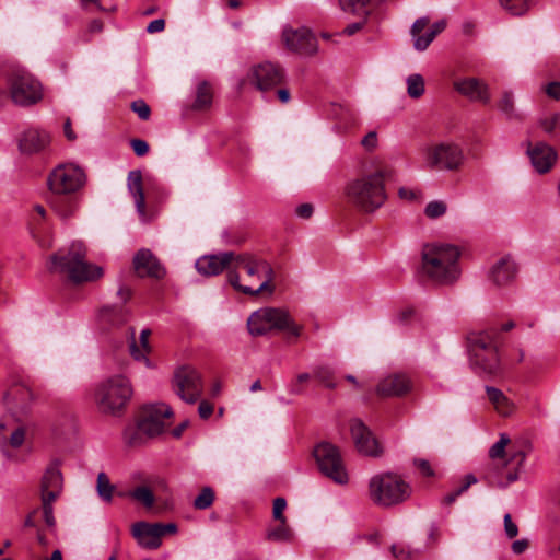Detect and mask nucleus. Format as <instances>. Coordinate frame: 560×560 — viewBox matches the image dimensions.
Segmentation results:
<instances>
[{"mask_svg":"<svg viewBox=\"0 0 560 560\" xmlns=\"http://www.w3.org/2000/svg\"><path fill=\"white\" fill-rule=\"evenodd\" d=\"M275 271L271 265L253 255H236L233 269L229 272V283L246 295L257 296L261 293L271 295Z\"/></svg>","mask_w":560,"mask_h":560,"instance_id":"1","label":"nucleus"},{"mask_svg":"<svg viewBox=\"0 0 560 560\" xmlns=\"http://www.w3.org/2000/svg\"><path fill=\"white\" fill-rule=\"evenodd\" d=\"M459 249L450 244H429L422 249V275L436 285H452L460 277Z\"/></svg>","mask_w":560,"mask_h":560,"instance_id":"2","label":"nucleus"},{"mask_svg":"<svg viewBox=\"0 0 560 560\" xmlns=\"http://www.w3.org/2000/svg\"><path fill=\"white\" fill-rule=\"evenodd\" d=\"M345 196L350 205L370 213L381 208L387 199L385 172L382 170L364 174L345 187Z\"/></svg>","mask_w":560,"mask_h":560,"instance_id":"3","label":"nucleus"},{"mask_svg":"<svg viewBox=\"0 0 560 560\" xmlns=\"http://www.w3.org/2000/svg\"><path fill=\"white\" fill-rule=\"evenodd\" d=\"M54 269L67 275L75 283L95 281L103 277V268L86 261V247L82 242H73L67 254L51 256Z\"/></svg>","mask_w":560,"mask_h":560,"instance_id":"4","label":"nucleus"},{"mask_svg":"<svg viewBox=\"0 0 560 560\" xmlns=\"http://www.w3.org/2000/svg\"><path fill=\"white\" fill-rule=\"evenodd\" d=\"M525 460V454L511 440L508 433H500L492 444V476L495 483L505 487L518 478V471Z\"/></svg>","mask_w":560,"mask_h":560,"instance_id":"5","label":"nucleus"},{"mask_svg":"<svg viewBox=\"0 0 560 560\" xmlns=\"http://www.w3.org/2000/svg\"><path fill=\"white\" fill-rule=\"evenodd\" d=\"M132 395L133 389L130 381L119 374L98 383L95 388L94 400L102 413L120 416L127 408Z\"/></svg>","mask_w":560,"mask_h":560,"instance_id":"6","label":"nucleus"},{"mask_svg":"<svg viewBox=\"0 0 560 560\" xmlns=\"http://www.w3.org/2000/svg\"><path fill=\"white\" fill-rule=\"evenodd\" d=\"M247 327L253 336L267 335L271 330L287 332L288 339H298L303 331V326L296 324L288 311L282 308L266 307L254 312Z\"/></svg>","mask_w":560,"mask_h":560,"instance_id":"7","label":"nucleus"},{"mask_svg":"<svg viewBox=\"0 0 560 560\" xmlns=\"http://www.w3.org/2000/svg\"><path fill=\"white\" fill-rule=\"evenodd\" d=\"M172 416V408L165 404L145 406L141 410L137 427L125 431L126 442L130 446H136L142 443V435L147 438L160 435L168 425V419Z\"/></svg>","mask_w":560,"mask_h":560,"instance_id":"8","label":"nucleus"},{"mask_svg":"<svg viewBox=\"0 0 560 560\" xmlns=\"http://www.w3.org/2000/svg\"><path fill=\"white\" fill-rule=\"evenodd\" d=\"M410 494V486L397 474L382 472L370 479L369 498L376 505L389 508L402 503Z\"/></svg>","mask_w":560,"mask_h":560,"instance_id":"9","label":"nucleus"},{"mask_svg":"<svg viewBox=\"0 0 560 560\" xmlns=\"http://www.w3.org/2000/svg\"><path fill=\"white\" fill-rule=\"evenodd\" d=\"M7 75L11 97L15 104L32 105L42 100L40 83L25 69L10 65Z\"/></svg>","mask_w":560,"mask_h":560,"instance_id":"10","label":"nucleus"},{"mask_svg":"<svg viewBox=\"0 0 560 560\" xmlns=\"http://www.w3.org/2000/svg\"><path fill=\"white\" fill-rule=\"evenodd\" d=\"M63 488V477L58 462L50 463L40 481V500L43 517L47 526L56 523L54 516V502L59 498Z\"/></svg>","mask_w":560,"mask_h":560,"instance_id":"11","label":"nucleus"},{"mask_svg":"<svg viewBox=\"0 0 560 560\" xmlns=\"http://www.w3.org/2000/svg\"><path fill=\"white\" fill-rule=\"evenodd\" d=\"M86 182L84 171L73 163L57 165L48 175L47 185L51 194L78 192Z\"/></svg>","mask_w":560,"mask_h":560,"instance_id":"12","label":"nucleus"},{"mask_svg":"<svg viewBox=\"0 0 560 560\" xmlns=\"http://www.w3.org/2000/svg\"><path fill=\"white\" fill-rule=\"evenodd\" d=\"M314 457L319 470L339 485L348 482V474L337 446L322 442L314 448Z\"/></svg>","mask_w":560,"mask_h":560,"instance_id":"13","label":"nucleus"},{"mask_svg":"<svg viewBox=\"0 0 560 560\" xmlns=\"http://www.w3.org/2000/svg\"><path fill=\"white\" fill-rule=\"evenodd\" d=\"M172 387L182 400L195 404L203 392L202 376L195 368L183 365L174 372Z\"/></svg>","mask_w":560,"mask_h":560,"instance_id":"14","label":"nucleus"},{"mask_svg":"<svg viewBox=\"0 0 560 560\" xmlns=\"http://www.w3.org/2000/svg\"><path fill=\"white\" fill-rule=\"evenodd\" d=\"M469 362L475 373L489 374L490 335L487 330L471 331L467 336Z\"/></svg>","mask_w":560,"mask_h":560,"instance_id":"15","label":"nucleus"},{"mask_svg":"<svg viewBox=\"0 0 560 560\" xmlns=\"http://www.w3.org/2000/svg\"><path fill=\"white\" fill-rule=\"evenodd\" d=\"M425 161L432 168L453 171L462 164L463 152L456 144L440 143L427 149Z\"/></svg>","mask_w":560,"mask_h":560,"instance_id":"16","label":"nucleus"},{"mask_svg":"<svg viewBox=\"0 0 560 560\" xmlns=\"http://www.w3.org/2000/svg\"><path fill=\"white\" fill-rule=\"evenodd\" d=\"M282 40L285 47L302 56H313L318 50L316 36L307 27H285L282 32Z\"/></svg>","mask_w":560,"mask_h":560,"instance_id":"17","label":"nucleus"},{"mask_svg":"<svg viewBox=\"0 0 560 560\" xmlns=\"http://www.w3.org/2000/svg\"><path fill=\"white\" fill-rule=\"evenodd\" d=\"M284 80L283 70L280 66L264 62L254 67L248 74V81L255 85L259 91H269L277 85L281 84Z\"/></svg>","mask_w":560,"mask_h":560,"instance_id":"18","label":"nucleus"},{"mask_svg":"<svg viewBox=\"0 0 560 560\" xmlns=\"http://www.w3.org/2000/svg\"><path fill=\"white\" fill-rule=\"evenodd\" d=\"M49 132L39 128H27L18 138V145L21 154L35 155L45 153L50 145Z\"/></svg>","mask_w":560,"mask_h":560,"instance_id":"19","label":"nucleus"},{"mask_svg":"<svg viewBox=\"0 0 560 560\" xmlns=\"http://www.w3.org/2000/svg\"><path fill=\"white\" fill-rule=\"evenodd\" d=\"M350 431L355 447L360 453L372 457L382 455L383 448L378 441L360 419H354L350 422Z\"/></svg>","mask_w":560,"mask_h":560,"instance_id":"20","label":"nucleus"},{"mask_svg":"<svg viewBox=\"0 0 560 560\" xmlns=\"http://www.w3.org/2000/svg\"><path fill=\"white\" fill-rule=\"evenodd\" d=\"M235 254L233 252H225L218 255H206L197 259L196 269L200 275L211 277L226 270L233 269Z\"/></svg>","mask_w":560,"mask_h":560,"instance_id":"21","label":"nucleus"},{"mask_svg":"<svg viewBox=\"0 0 560 560\" xmlns=\"http://www.w3.org/2000/svg\"><path fill=\"white\" fill-rule=\"evenodd\" d=\"M133 268L140 278H164L166 271L160 260L150 249H140L133 257Z\"/></svg>","mask_w":560,"mask_h":560,"instance_id":"22","label":"nucleus"},{"mask_svg":"<svg viewBox=\"0 0 560 560\" xmlns=\"http://www.w3.org/2000/svg\"><path fill=\"white\" fill-rule=\"evenodd\" d=\"M4 400L10 410L22 412L34 400L32 388L24 382L13 383L4 395Z\"/></svg>","mask_w":560,"mask_h":560,"instance_id":"23","label":"nucleus"},{"mask_svg":"<svg viewBox=\"0 0 560 560\" xmlns=\"http://www.w3.org/2000/svg\"><path fill=\"white\" fill-rule=\"evenodd\" d=\"M527 153L534 168L540 174L549 172L557 160L553 148L544 142L528 144Z\"/></svg>","mask_w":560,"mask_h":560,"instance_id":"24","label":"nucleus"},{"mask_svg":"<svg viewBox=\"0 0 560 560\" xmlns=\"http://www.w3.org/2000/svg\"><path fill=\"white\" fill-rule=\"evenodd\" d=\"M131 532L138 544L145 549L154 550L162 544L156 524L138 522L132 525Z\"/></svg>","mask_w":560,"mask_h":560,"instance_id":"25","label":"nucleus"},{"mask_svg":"<svg viewBox=\"0 0 560 560\" xmlns=\"http://www.w3.org/2000/svg\"><path fill=\"white\" fill-rule=\"evenodd\" d=\"M518 272V266L511 255H503L492 266V283L506 285L514 281Z\"/></svg>","mask_w":560,"mask_h":560,"instance_id":"26","label":"nucleus"},{"mask_svg":"<svg viewBox=\"0 0 560 560\" xmlns=\"http://www.w3.org/2000/svg\"><path fill=\"white\" fill-rule=\"evenodd\" d=\"M454 89L471 101L486 103L489 97V90L486 82L477 78H466L454 82Z\"/></svg>","mask_w":560,"mask_h":560,"instance_id":"27","label":"nucleus"},{"mask_svg":"<svg viewBox=\"0 0 560 560\" xmlns=\"http://www.w3.org/2000/svg\"><path fill=\"white\" fill-rule=\"evenodd\" d=\"M411 388L410 380L404 374H395L383 378L377 385V394L383 397L401 396Z\"/></svg>","mask_w":560,"mask_h":560,"instance_id":"28","label":"nucleus"},{"mask_svg":"<svg viewBox=\"0 0 560 560\" xmlns=\"http://www.w3.org/2000/svg\"><path fill=\"white\" fill-rule=\"evenodd\" d=\"M77 192L70 194H51L49 197L50 208L62 219H67L74 214L78 210L79 201L75 195Z\"/></svg>","mask_w":560,"mask_h":560,"instance_id":"29","label":"nucleus"},{"mask_svg":"<svg viewBox=\"0 0 560 560\" xmlns=\"http://www.w3.org/2000/svg\"><path fill=\"white\" fill-rule=\"evenodd\" d=\"M128 189L133 197L138 214L143 221H148L150 217L147 213L145 198L142 185V174L140 171H131L128 175Z\"/></svg>","mask_w":560,"mask_h":560,"instance_id":"30","label":"nucleus"},{"mask_svg":"<svg viewBox=\"0 0 560 560\" xmlns=\"http://www.w3.org/2000/svg\"><path fill=\"white\" fill-rule=\"evenodd\" d=\"M128 318L129 312L122 305L103 306L98 312V323L104 329L124 325Z\"/></svg>","mask_w":560,"mask_h":560,"instance_id":"31","label":"nucleus"},{"mask_svg":"<svg viewBox=\"0 0 560 560\" xmlns=\"http://www.w3.org/2000/svg\"><path fill=\"white\" fill-rule=\"evenodd\" d=\"M429 24L430 19L428 16H422L417 19L410 28V34L413 39V47L418 51L425 50L435 38L434 35H431L430 31L425 34H422Z\"/></svg>","mask_w":560,"mask_h":560,"instance_id":"32","label":"nucleus"},{"mask_svg":"<svg viewBox=\"0 0 560 560\" xmlns=\"http://www.w3.org/2000/svg\"><path fill=\"white\" fill-rule=\"evenodd\" d=\"M492 410L502 418H510L516 412L517 407L502 390L492 387Z\"/></svg>","mask_w":560,"mask_h":560,"instance_id":"33","label":"nucleus"},{"mask_svg":"<svg viewBox=\"0 0 560 560\" xmlns=\"http://www.w3.org/2000/svg\"><path fill=\"white\" fill-rule=\"evenodd\" d=\"M498 2L504 11L513 16H523L536 5V0H498Z\"/></svg>","mask_w":560,"mask_h":560,"instance_id":"34","label":"nucleus"},{"mask_svg":"<svg viewBox=\"0 0 560 560\" xmlns=\"http://www.w3.org/2000/svg\"><path fill=\"white\" fill-rule=\"evenodd\" d=\"M151 335L150 329H143L140 334L139 342L137 343L135 338L132 337V341L129 346L130 354L133 357L135 360L141 361L143 360L147 365H149V360L147 358V354L150 352V346H149V337Z\"/></svg>","mask_w":560,"mask_h":560,"instance_id":"35","label":"nucleus"},{"mask_svg":"<svg viewBox=\"0 0 560 560\" xmlns=\"http://www.w3.org/2000/svg\"><path fill=\"white\" fill-rule=\"evenodd\" d=\"M212 100H213L212 86L208 82L203 81V82L199 83L197 86V95H196V100L192 104V108L195 110H206L211 106Z\"/></svg>","mask_w":560,"mask_h":560,"instance_id":"36","label":"nucleus"},{"mask_svg":"<svg viewBox=\"0 0 560 560\" xmlns=\"http://www.w3.org/2000/svg\"><path fill=\"white\" fill-rule=\"evenodd\" d=\"M424 91L425 84L421 74L413 73L407 78V93L411 98H420Z\"/></svg>","mask_w":560,"mask_h":560,"instance_id":"37","label":"nucleus"},{"mask_svg":"<svg viewBox=\"0 0 560 560\" xmlns=\"http://www.w3.org/2000/svg\"><path fill=\"white\" fill-rule=\"evenodd\" d=\"M293 537L292 530L288 525V521L279 523L267 532V539L271 541H290Z\"/></svg>","mask_w":560,"mask_h":560,"instance_id":"38","label":"nucleus"},{"mask_svg":"<svg viewBox=\"0 0 560 560\" xmlns=\"http://www.w3.org/2000/svg\"><path fill=\"white\" fill-rule=\"evenodd\" d=\"M476 482H477V478L475 477V475H472V474L466 475L464 477V479L462 480V483L456 489H454L452 492L446 494L443 498L442 502L446 505L454 503L456 501V499L462 493H464L471 485H474Z\"/></svg>","mask_w":560,"mask_h":560,"instance_id":"39","label":"nucleus"},{"mask_svg":"<svg viewBox=\"0 0 560 560\" xmlns=\"http://www.w3.org/2000/svg\"><path fill=\"white\" fill-rule=\"evenodd\" d=\"M96 488L98 495L106 502H110L115 490L114 485L110 483L108 476L105 472L97 475Z\"/></svg>","mask_w":560,"mask_h":560,"instance_id":"40","label":"nucleus"},{"mask_svg":"<svg viewBox=\"0 0 560 560\" xmlns=\"http://www.w3.org/2000/svg\"><path fill=\"white\" fill-rule=\"evenodd\" d=\"M129 495L133 500L142 503L145 508H152L154 504V494L151 489L145 486L135 488L130 491Z\"/></svg>","mask_w":560,"mask_h":560,"instance_id":"41","label":"nucleus"},{"mask_svg":"<svg viewBox=\"0 0 560 560\" xmlns=\"http://www.w3.org/2000/svg\"><path fill=\"white\" fill-rule=\"evenodd\" d=\"M214 498L213 489L210 487H203L194 500V508L197 510H206L213 504Z\"/></svg>","mask_w":560,"mask_h":560,"instance_id":"42","label":"nucleus"},{"mask_svg":"<svg viewBox=\"0 0 560 560\" xmlns=\"http://www.w3.org/2000/svg\"><path fill=\"white\" fill-rule=\"evenodd\" d=\"M313 376L318 380L324 386L335 388L334 373L328 366H318L314 370Z\"/></svg>","mask_w":560,"mask_h":560,"instance_id":"43","label":"nucleus"},{"mask_svg":"<svg viewBox=\"0 0 560 560\" xmlns=\"http://www.w3.org/2000/svg\"><path fill=\"white\" fill-rule=\"evenodd\" d=\"M447 206L442 200L430 201L424 209V214L429 219H438L446 213Z\"/></svg>","mask_w":560,"mask_h":560,"instance_id":"44","label":"nucleus"},{"mask_svg":"<svg viewBox=\"0 0 560 560\" xmlns=\"http://www.w3.org/2000/svg\"><path fill=\"white\" fill-rule=\"evenodd\" d=\"M498 108L506 115V117L511 118L514 115V98L512 93L504 92L502 97L498 102Z\"/></svg>","mask_w":560,"mask_h":560,"instance_id":"45","label":"nucleus"},{"mask_svg":"<svg viewBox=\"0 0 560 560\" xmlns=\"http://www.w3.org/2000/svg\"><path fill=\"white\" fill-rule=\"evenodd\" d=\"M130 108L133 113H136L138 115V117L141 120L147 121L151 117L150 106L145 103V101H143L141 98L131 102Z\"/></svg>","mask_w":560,"mask_h":560,"instance_id":"46","label":"nucleus"},{"mask_svg":"<svg viewBox=\"0 0 560 560\" xmlns=\"http://www.w3.org/2000/svg\"><path fill=\"white\" fill-rule=\"evenodd\" d=\"M372 0H339L341 9L346 12L355 13L365 8Z\"/></svg>","mask_w":560,"mask_h":560,"instance_id":"47","label":"nucleus"},{"mask_svg":"<svg viewBox=\"0 0 560 560\" xmlns=\"http://www.w3.org/2000/svg\"><path fill=\"white\" fill-rule=\"evenodd\" d=\"M311 380V375L308 373H301L293 380L290 384L289 390L293 395H301L304 392L303 385Z\"/></svg>","mask_w":560,"mask_h":560,"instance_id":"48","label":"nucleus"},{"mask_svg":"<svg viewBox=\"0 0 560 560\" xmlns=\"http://www.w3.org/2000/svg\"><path fill=\"white\" fill-rule=\"evenodd\" d=\"M285 508L287 501L284 498L278 497L273 500L272 516L279 523H283V521H287V517L283 514Z\"/></svg>","mask_w":560,"mask_h":560,"instance_id":"49","label":"nucleus"},{"mask_svg":"<svg viewBox=\"0 0 560 560\" xmlns=\"http://www.w3.org/2000/svg\"><path fill=\"white\" fill-rule=\"evenodd\" d=\"M504 530L509 539H513L518 534V526L512 521L511 514L504 515Z\"/></svg>","mask_w":560,"mask_h":560,"instance_id":"50","label":"nucleus"},{"mask_svg":"<svg viewBox=\"0 0 560 560\" xmlns=\"http://www.w3.org/2000/svg\"><path fill=\"white\" fill-rule=\"evenodd\" d=\"M24 440L25 430L24 428L20 427L11 433L9 442L12 447L18 448L23 444Z\"/></svg>","mask_w":560,"mask_h":560,"instance_id":"51","label":"nucleus"},{"mask_svg":"<svg viewBox=\"0 0 560 560\" xmlns=\"http://www.w3.org/2000/svg\"><path fill=\"white\" fill-rule=\"evenodd\" d=\"M130 145L137 156H143L149 152V144L141 139H132Z\"/></svg>","mask_w":560,"mask_h":560,"instance_id":"52","label":"nucleus"},{"mask_svg":"<svg viewBox=\"0 0 560 560\" xmlns=\"http://www.w3.org/2000/svg\"><path fill=\"white\" fill-rule=\"evenodd\" d=\"M361 144L369 151H372L377 145V135L375 131H370L362 140Z\"/></svg>","mask_w":560,"mask_h":560,"instance_id":"53","label":"nucleus"},{"mask_svg":"<svg viewBox=\"0 0 560 560\" xmlns=\"http://www.w3.org/2000/svg\"><path fill=\"white\" fill-rule=\"evenodd\" d=\"M213 410H214L213 404H211L207 400L200 401L199 407H198V413L201 419H205V420L208 419L212 415Z\"/></svg>","mask_w":560,"mask_h":560,"instance_id":"54","label":"nucleus"},{"mask_svg":"<svg viewBox=\"0 0 560 560\" xmlns=\"http://www.w3.org/2000/svg\"><path fill=\"white\" fill-rule=\"evenodd\" d=\"M415 465L420 470V472L425 477H431L434 475V471L430 465V463L425 459H415Z\"/></svg>","mask_w":560,"mask_h":560,"instance_id":"55","label":"nucleus"},{"mask_svg":"<svg viewBox=\"0 0 560 560\" xmlns=\"http://www.w3.org/2000/svg\"><path fill=\"white\" fill-rule=\"evenodd\" d=\"M365 24H366V19H363L362 21H359L355 23H351L342 31V34H345L347 36H352L355 33H358L359 31H361L365 26Z\"/></svg>","mask_w":560,"mask_h":560,"instance_id":"56","label":"nucleus"},{"mask_svg":"<svg viewBox=\"0 0 560 560\" xmlns=\"http://www.w3.org/2000/svg\"><path fill=\"white\" fill-rule=\"evenodd\" d=\"M313 211L314 207L311 203H302L295 209V213L302 219H310Z\"/></svg>","mask_w":560,"mask_h":560,"instance_id":"57","label":"nucleus"},{"mask_svg":"<svg viewBox=\"0 0 560 560\" xmlns=\"http://www.w3.org/2000/svg\"><path fill=\"white\" fill-rule=\"evenodd\" d=\"M528 547H529V541L526 538L515 540L511 546L512 551L515 555H522L523 552H525L527 550Z\"/></svg>","mask_w":560,"mask_h":560,"instance_id":"58","label":"nucleus"},{"mask_svg":"<svg viewBox=\"0 0 560 560\" xmlns=\"http://www.w3.org/2000/svg\"><path fill=\"white\" fill-rule=\"evenodd\" d=\"M165 27V21L163 19H156L151 21L147 26L148 33L162 32Z\"/></svg>","mask_w":560,"mask_h":560,"instance_id":"59","label":"nucleus"},{"mask_svg":"<svg viewBox=\"0 0 560 560\" xmlns=\"http://www.w3.org/2000/svg\"><path fill=\"white\" fill-rule=\"evenodd\" d=\"M159 527L160 537L162 538L166 534H175L177 532V526L174 523L162 524L155 523Z\"/></svg>","mask_w":560,"mask_h":560,"instance_id":"60","label":"nucleus"},{"mask_svg":"<svg viewBox=\"0 0 560 560\" xmlns=\"http://www.w3.org/2000/svg\"><path fill=\"white\" fill-rule=\"evenodd\" d=\"M546 93L555 100H560V82L549 83L546 88Z\"/></svg>","mask_w":560,"mask_h":560,"instance_id":"61","label":"nucleus"},{"mask_svg":"<svg viewBox=\"0 0 560 560\" xmlns=\"http://www.w3.org/2000/svg\"><path fill=\"white\" fill-rule=\"evenodd\" d=\"M117 295L122 303H126L131 299L132 290L128 285L121 284L117 291Z\"/></svg>","mask_w":560,"mask_h":560,"instance_id":"62","label":"nucleus"},{"mask_svg":"<svg viewBox=\"0 0 560 560\" xmlns=\"http://www.w3.org/2000/svg\"><path fill=\"white\" fill-rule=\"evenodd\" d=\"M447 26L446 20H440L435 23H433L430 27L431 35H434L435 37L441 34Z\"/></svg>","mask_w":560,"mask_h":560,"instance_id":"63","label":"nucleus"},{"mask_svg":"<svg viewBox=\"0 0 560 560\" xmlns=\"http://www.w3.org/2000/svg\"><path fill=\"white\" fill-rule=\"evenodd\" d=\"M398 195L401 199L405 200H413L417 198V191L407 187L399 188Z\"/></svg>","mask_w":560,"mask_h":560,"instance_id":"64","label":"nucleus"}]
</instances>
